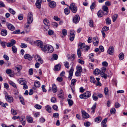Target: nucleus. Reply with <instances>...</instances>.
Instances as JSON below:
<instances>
[{
    "label": "nucleus",
    "mask_w": 127,
    "mask_h": 127,
    "mask_svg": "<svg viewBox=\"0 0 127 127\" xmlns=\"http://www.w3.org/2000/svg\"><path fill=\"white\" fill-rule=\"evenodd\" d=\"M41 49L43 51H48L49 52L51 53L53 51V48L52 46L49 45H44L43 46H42Z\"/></svg>",
    "instance_id": "nucleus-1"
},
{
    "label": "nucleus",
    "mask_w": 127,
    "mask_h": 127,
    "mask_svg": "<svg viewBox=\"0 0 127 127\" xmlns=\"http://www.w3.org/2000/svg\"><path fill=\"white\" fill-rule=\"evenodd\" d=\"M91 95V93L89 91L86 92L84 94L80 95V97L81 99H87Z\"/></svg>",
    "instance_id": "nucleus-2"
},
{
    "label": "nucleus",
    "mask_w": 127,
    "mask_h": 127,
    "mask_svg": "<svg viewBox=\"0 0 127 127\" xmlns=\"http://www.w3.org/2000/svg\"><path fill=\"white\" fill-rule=\"evenodd\" d=\"M27 23L28 24L31 23L33 20V16L32 12H29L28 15Z\"/></svg>",
    "instance_id": "nucleus-3"
},
{
    "label": "nucleus",
    "mask_w": 127,
    "mask_h": 127,
    "mask_svg": "<svg viewBox=\"0 0 127 127\" xmlns=\"http://www.w3.org/2000/svg\"><path fill=\"white\" fill-rule=\"evenodd\" d=\"M69 8L73 13L76 12L77 10V7L75 6V4L72 3L70 4V6H69Z\"/></svg>",
    "instance_id": "nucleus-4"
},
{
    "label": "nucleus",
    "mask_w": 127,
    "mask_h": 127,
    "mask_svg": "<svg viewBox=\"0 0 127 127\" xmlns=\"http://www.w3.org/2000/svg\"><path fill=\"white\" fill-rule=\"evenodd\" d=\"M77 70L75 73L77 76H79L81 75V72L82 71V69L81 66H79L77 67Z\"/></svg>",
    "instance_id": "nucleus-5"
},
{
    "label": "nucleus",
    "mask_w": 127,
    "mask_h": 127,
    "mask_svg": "<svg viewBox=\"0 0 127 127\" xmlns=\"http://www.w3.org/2000/svg\"><path fill=\"white\" fill-rule=\"evenodd\" d=\"M5 98L6 101L9 102H11L13 101V97L7 94L5 95Z\"/></svg>",
    "instance_id": "nucleus-6"
},
{
    "label": "nucleus",
    "mask_w": 127,
    "mask_h": 127,
    "mask_svg": "<svg viewBox=\"0 0 127 127\" xmlns=\"http://www.w3.org/2000/svg\"><path fill=\"white\" fill-rule=\"evenodd\" d=\"M6 25L10 30L13 31L15 30L14 27L11 24L8 22H7L6 23Z\"/></svg>",
    "instance_id": "nucleus-7"
},
{
    "label": "nucleus",
    "mask_w": 127,
    "mask_h": 127,
    "mask_svg": "<svg viewBox=\"0 0 127 127\" xmlns=\"http://www.w3.org/2000/svg\"><path fill=\"white\" fill-rule=\"evenodd\" d=\"M35 58L36 61H37L40 64H42L43 63V61L41 58L40 56L38 55H36L35 56Z\"/></svg>",
    "instance_id": "nucleus-8"
},
{
    "label": "nucleus",
    "mask_w": 127,
    "mask_h": 127,
    "mask_svg": "<svg viewBox=\"0 0 127 127\" xmlns=\"http://www.w3.org/2000/svg\"><path fill=\"white\" fill-rule=\"evenodd\" d=\"M80 20V17L78 15H75L73 17V22L75 23H78Z\"/></svg>",
    "instance_id": "nucleus-9"
},
{
    "label": "nucleus",
    "mask_w": 127,
    "mask_h": 127,
    "mask_svg": "<svg viewBox=\"0 0 127 127\" xmlns=\"http://www.w3.org/2000/svg\"><path fill=\"white\" fill-rule=\"evenodd\" d=\"M34 43L36 46L40 48H42V46H43L42 42L39 40L35 41Z\"/></svg>",
    "instance_id": "nucleus-10"
},
{
    "label": "nucleus",
    "mask_w": 127,
    "mask_h": 127,
    "mask_svg": "<svg viewBox=\"0 0 127 127\" xmlns=\"http://www.w3.org/2000/svg\"><path fill=\"white\" fill-rule=\"evenodd\" d=\"M74 69L73 67H71L69 72V76L68 79L69 80H70L72 78L73 72Z\"/></svg>",
    "instance_id": "nucleus-11"
},
{
    "label": "nucleus",
    "mask_w": 127,
    "mask_h": 127,
    "mask_svg": "<svg viewBox=\"0 0 127 127\" xmlns=\"http://www.w3.org/2000/svg\"><path fill=\"white\" fill-rule=\"evenodd\" d=\"M102 9L104 11H105L104 15H107L108 12V7L104 5L102 7Z\"/></svg>",
    "instance_id": "nucleus-12"
},
{
    "label": "nucleus",
    "mask_w": 127,
    "mask_h": 127,
    "mask_svg": "<svg viewBox=\"0 0 127 127\" xmlns=\"http://www.w3.org/2000/svg\"><path fill=\"white\" fill-rule=\"evenodd\" d=\"M93 42L94 45L95 46H97L98 43V40L97 37H94L93 38Z\"/></svg>",
    "instance_id": "nucleus-13"
},
{
    "label": "nucleus",
    "mask_w": 127,
    "mask_h": 127,
    "mask_svg": "<svg viewBox=\"0 0 127 127\" xmlns=\"http://www.w3.org/2000/svg\"><path fill=\"white\" fill-rule=\"evenodd\" d=\"M107 52L109 54L111 55H112L114 52L113 47V46L110 47Z\"/></svg>",
    "instance_id": "nucleus-14"
},
{
    "label": "nucleus",
    "mask_w": 127,
    "mask_h": 127,
    "mask_svg": "<svg viewBox=\"0 0 127 127\" xmlns=\"http://www.w3.org/2000/svg\"><path fill=\"white\" fill-rule=\"evenodd\" d=\"M42 2V0H37L35 3V5L36 7L40 8L41 7V4Z\"/></svg>",
    "instance_id": "nucleus-15"
},
{
    "label": "nucleus",
    "mask_w": 127,
    "mask_h": 127,
    "mask_svg": "<svg viewBox=\"0 0 127 127\" xmlns=\"http://www.w3.org/2000/svg\"><path fill=\"white\" fill-rule=\"evenodd\" d=\"M104 12H103L102 10H100L98 11L97 15L99 17H101L104 15Z\"/></svg>",
    "instance_id": "nucleus-16"
},
{
    "label": "nucleus",
    "mask_w": 127,
    "mask_h": 127,
    "mask_svg": "<svg viewBox=\"0 0 127 127\" xmlns=\"http://www.w3.org/2000/svg\"><path fill=\"white\" fill-rule=\"evenodd\" d=\"M1 33L2 35L5 36L7 34V32L6 30L3 29L1 30Z\"/></svg>",
    "instance_id": "nucleus-17"
},
{
    "label": "nucleus",
    "mask_w": 127,
    "mask_h": 127,
    "mask_svg": "<svg viewBox=\"0 0 127 127\" xmlns=\"http://www.w3.org/2000/svg\"><path fill=\"white\" fill-rule=\"evenodd\" d=\"M96 103H95L93 105V106L92 107L91 109L92 111L91 112L92 114H93L95 112V109L96 107Z\"/></svg>",
    "instance_id": "nucleus-18"
},
{
    "label": "nucleus",
    "mask_w": 127,
    "mask_h": 127,
    "mask_svg": "<svg viewBox=\"0 0 127 127\" xmlns=\"http://www.w3.org/2000/svg\"><path fill=\"white\" fill-rule=\"evenodd\" d=\"M79 48H78L81 49L84 48L85 47V43L80 42L78 44Z\"/></svg>",
    "instance_id": "nucleus-19"
},
{
    "label": "nucleus",
    "mask_w": 127,
    "mask_h": 127,
    "mask_svg": "<svg viewBox=\"0 0 127 127\" xmlns=\"http://www.w3.org/2000/svg\"><path fill=\"white\" fill-rule=\"evenodd\" d=\"M49 5L51 8H53L56 6V3L54 1H51L49 3Z\"/></svg>",
    "instance_id": "nucleus-20"
},
{
    "label": "nucleus",
    "mask_w": 127,
    "mask_h": 127,
    "mask_svg": "<svg viewBox=\"0 0 127 127\" xmlns=\"http://www.w3.org/2000/svg\"><path fill=\"white\" fill-rule=\"evenodd\" d=\"M24 58L25 59H27L30 61L32 60V57L29 54H26L24 56Z\"/></svg>",
    "instance_id": "nucleus-21"
},
{
    "label": "nucleus",
    "mask_w": 127,
    "mask_h": 127,
    "mask_svg": "<svg viewBox=\"0 0 127 127\" xmlns=\"http://www.w3.org/2000/svg\"><path fill=\"white\" fill-rule=\"evenodd\" d=\"M46 110L49 113L51 112L52 108L49 105H47L45 106Z\"/></svg>",
    "instance_id": "nucleus-22"
},
{
    "label": "nucleus",
    "mask_w": 127,
    "mask_h": 127,
    "mask_svg": "<svg viewBox=\"0 0 127 127\" xmlns=\"http://www.w3.org/2000/svg\"><path fill=\"white\" fill-rule=\"evenodd\" d=\"M83 116V117L85 118H87L89 117V115L88 113H86L84 111H82Z\"/></svg>",
    "instance_id": "nucleus-23"
},
{
    "label": "nucleus",
    "mask_w": 127,
    "mask_h": 127,
    "mask_svg": "<svg viewBox=\"0 0 127 127\" xmlns=\"http://www.w3.org/2000/svg\"><path fill=\"white\" fill-rule=\"evenodd\" d=\"M25 30L26 33L29 32L30 31V27L28 25H27L25 27Z\"/></svg>",
    "instance_id": "nucleus-24"
},
{
    "label": "nucleus",
    "mask_w": 127,
    "mask_h": 127,
    "mask_svg": "<svg viewBox=\"0 0 127 127\" xmlns=\"http://www.w3.org/2000/svg\"><path fill=\"white\" fill-rule=\"evenodd\" d=\"M52 91L53 93H55L57 91V88L56 85L55 84L52 85Z\"/></svg>",
    "instance_id": "nucleus-25"
},
{
    "label": "nucleus",
    "mask_w": 127,
    "mask_h": 127,
    "mask_svg": "<svg viewBox=\"0 0 127 127\" xmlns=\"http://www.w3.org/2000/svg\"><path fill=\"white\" fill-rule=\"evenodd\" d=\"M34 85L35 87L38 88L40 86V84L39 81H35L34 82Z\"/></svg>",
    "instance_id": "nucleus-26"
},
{
    "label": "nucleus",
    "mask_w": 127,
    "mask_h": 127,
    "mask_svg": "<svg viewBox=\"0 0 127 127\" xmlns=\"http://www.w3.org/2000/svg\"><path fill=\"white\" fill-rule=\"evenodd\" d=\"M124 54L123 53H120L119 55V59L120 60H122L124 59Z\"/></svg>",
    "instance_id": "nucleus-27"
},
{
    "label": "nucleus",
    "mask_w": 127,
    "mask_h": 127,
    "mask_svg": "<svg viewBox=\"0 0 127 127\" xmlns=\"http://www.w3.org/2000/svg\"><path fill=\"white\" fill-rule=\"evenodd\" d=\"M90 81L93 83L95 84L96 83V81L95 79V78L93 76H91L90 77Z\"/></svg>",
    "instance_id": "nucleus-28"
},
{
    "label": "nucleus",
    "mask_w": 127,
    "mask_h": 127,
    "mask_svg": "<svg viewBox=\"0 0 127 127\" xmlns=\"http://www.w3.org/2000/svg\"><path fill=\"white\" fill-rule=\"evenodd\" d=\"M118 16V15L116 14H114L112 16V21L113 22H115Z\"/></svg>",
    "instance_id": "nucleus-29"
},
{
    "label": "nucleus",
    "mask_w": 127,
    "mask_h": 127,
    "mask_svg": "<svg viewBox=\"0 0 127 127\" xmlns=\"http://www.w3.org/2000/svg\"><path fill=\"white\" fill-rule=\"evenodd\" d=\"M101 71L100 70L96 68L95 69L94 71V74L95 75H97L99 74L100 72Z\"/></svg>",
    "instance_id": "nucleus-30"
},
{
    "label": "nucleus",
    "mask_w": 127,
    "mask_h": 127,
    "mask_svg": "<svg viewBox=\"0 0 127 127\" xmlns=\"http://www.w3.org/2000/svg\"><path fill=\"white\" fill-rule=\"evenodd\" d=\"M62 32L63 34L64 35L63 36H61L62 38L64 37V36L66 35L67 34V31L65 29H64L62 30Z\"/></svg>",
    "instance_id": "nucleus-31"
},
{
    "label": "nucleus",
    "mask_w": 127,
    "mask_h": 127,
    "mask_svg": "<svg viewBox=\"0 0 127 127\" xmlns=\"http://www.w3.org/2000/svg\"><path fill=\"white\" fill-rule=\"evenodd\" d=\"M61 65L60 64H58L56 65L55 66V69L56 71H59L60 69Z\"/></svg>",
    "instance_id": "nucleus-32"
},
{
    "label": "nucleus",
    "mask_w": 127,
    "mask_h": 127,
    "mask_svg": "<svg viewBox=\"0 0 127 127\" xmlns=\"http://www.w3.org/2000/svg\"><path fill=\"white\" fill-rule=\"evenodd\" d=\"M101 120V118L100 117H98L96 118L95 119V122L99 123L100 122Z\"/></svg>",
    "instance_id": "nucleus-33"
},
{
    "label": "nucleus",
    "mask_w": 127,
    "mask_h": 127,
    "mask_svg": "<svg viewBox=\"0 0 127 127\" xmlns=\"http://www.w3.org/2000/svg\"><path fill=\"white\" fill-rule=\"evenodd\" d=\"M9 84L15 88H17V87L15 84L13 82L11 81H9Z\"/></svg>",
    "instance_id": "nucleus-34"
},
{
    "label": "nucleus",
    "mask_w": 127,
    "mask_h": 127,
    "mask_svg": "<svg viewBox=\"0 0 127 127\" xmlns=\"http://www.w3.org/2000/svg\"><path fill=\"white\" fill-rule=\"evenodd\" d=\"M27 119L28 122L29 123H32L33 122L32 118L31 117H27Z\"/></svg>",
    "instance_id": "nucleus-35"
},
{
    "label": "nucleus",
    "mask_w": 127,
    "mask_h": 127,
    "mask_svg": "<svg viewBox=\"0 0 127 127\" xmlns=\"http://www.w3.org/2000/svg\"><path fill=\"white\" fill-rule=\"evenodd\" d=\"M100 74L101 77L104 78L105 79L107 78V75L104 73V72H101Z\"/></svg>",
    "instance_id": "nucleus-36"
},
{
    "label": "nucleus",
    "mask_w": 127,
    "mask_h": 127,
    "mask_svg": "<svg viewBox=\"0 0 127 127\" xmlns=\"http://www.w3.org/2000/svg\"><path fill=\"white\" fill-rule=\"evenodd\" d=\"M77 54L79 58H80L81 56V52L80 50V49L79 48L77 49Z\"/></svg>",
    "instance_id": "nucleus-37"
},
{
    "label": "nucleus",
    "mask_w": 127,
    "mask_h": 127,
    "mask_svg": "<svg viewBox=\"0 0 127 127\" xmlns=\"http://www.w3.org/2000/svg\"><path fill=\"white\" fill-rule=\"evenodd\" d=\"M12 51L14 53H16L17 52V49L15 46H13L12 47Z\"/></svg>",
    "instance_id": "nucleus-38"
},
{
    "label": "nucleus",
    "mask_w": 127,
    "mask_h": 127,
    "mask_svg": "<svg viewBox=\"0 0 127 127\" xmlns=\"http://www.w3.org/2000/svg\"><path fill=\"white\" fill-rule=\"evenodd\" d=\"M69 105L70 106H71L73 104V102L72 100L69 99H68L67 100Z\"/></svg>",
    "instance_id": "nucleus-39"
},
{
    "label": "nucleus",
    "mask_w": 127,
    "mask_h": 127,
    "mask_svg": "<svg viewBox=\"0 0 127 127\" xmlns=\"http://www.w3.org/2000/svg\"><path fill=\"white\" fill-rule=\"evenodd\" d=\"M64 12L66 14L68 15L69 13L70 10L68 9V8H66L64 9Z\"/></svg>",
    "instance_id": "nucleus-40"
},
{
    "label": "nucleus",
    "mask_w": 127,
    "mask_h": 127,
    "mask_svg": "<svg viewBox=\"0 0 127 127\" xmlns=\"http://www.w3.org/2000/svg\"><path fill=\"white\" fill-rule=\"evenodd\" d=\"M8 11L9 12L12 14L14 15L15 13V11L13 10L12 9L9 8L8 9Z\"/></svg>",
    "instance_id": "nucleus-41"
},
{
    "label": "nucleus",
    "mask_w": 127,
    "mask_h": 127,
    "mask_svg": "<svg viewBox=\"0 0 127 127\" xmlns=\"http://www.w3.org/2000/svg\"><path fill=\"white\" fill-rule=\"evenodd\" d=\"M44 23L46 25L48 26L49 25V21L46 19H44L43 21Z\"/></svg>",
    "instance_id": "nucleus-42"
},
{
    "label": "nucleus",
    "mask_w": 127,
    "mask_h": 127,
    "mask_svg": "<svg viewBox=\"0 0 127 127\" xmlns=\"http://www.w3.org/2000/svg\"><path fill=\"white\" fill-rule=\"evenodd\" d=\"M95 2H93L90 6V8L92 10V9H94L95 6Z\"/></svg>",
    "instance_id": "nucleus-43"
},
{
    "label": "nucleus",
    "mask_w": 127,
    "mask_h": 127,
    "mask_svg": "<svg viewBox=\"0 0 127 127\" xmlns=\"http://www.w3.org/2000/svg\"><path fill=\"white\" fill-rule=\"evenodd\" d=\"M19 98L20 101L21 103L23 104H24L25 103L24 102V99L23 97L21 96H19Z\"/></svg>",
    "instance_id": "nucleus-44"
},
{
    "label": "nucleus",
    "mask_w": 127,
    "mask_h": 127,
    "mask_svg": "<svg viewBox=\"0 0 127 127\" xmlns=\"http://www.w3.org/2000/svg\"><path fill=\"white\" fill-rule=\"evenodd\" d=\"M107 118H105L103 120L101 123L102 125H106L105 124L107 122Z\"/></svg>",
    "instance_id": "nucleus-45"
},
{
    "label": "nucleus",
    "mask_w": 127,
    "mask_h": 127,
    "mask_svg": "<svg viewBox=\"0 0 127 127\" xmlns=\"http://www.w3.org/2000/svg\"><path fill=\"white\" fill-rule=\"evenodd\" d=\"M96 95V93H94V94L93 95V99L95 101L98 98V97H97Z\"/></svg>",
    "instance_id": "nucleus-46"
},
{
    "label": "nucleus",
    "mask_w": 127,
    "mask_h": 127,
    "mask_svg": "<svg viewBox=\"0 0 127 127\" xmlns=\"http://www.w3.org/2000/svg\"><path fill=\"white\" fill-rule=\"evenodd\" d=\"M109 28L106 26H104L102 28V31L104 32H106L109 30Z\"/></svg>",
    "instance_id": "nucleus-47"
},
{
    "label": "nucleus",
    "mask_w": 127,
    "mask_h": 127,
    "mask_svg": "<svg viewBox=\"0 0 127 127\" xmlns=\"http://www.w3.org/2000/svg\"><path fill=\"white\" fill-rule=\"evenodd\" d=\"M93 22L92 20H90L89 21V25L91 27H94Z\"/></svg>",
    "instance_id": "nucleus-48"
},
{
    "label": "nucleus",
    "mask_w": 127,
    "mask_h": 127,
    "mask_svg": "<svg viewBox=\"0 0 127 127\" xmlns=\"http://www.w3.org/2000/svg\"><path fill=\"white\" fill-rule=\"evenodd\" d=\"M104 91V94L106 95L108 94V90L107 87L105 88Z\"/></svg>",
    "instance_id": "nucleus-49"
},
{
    "label": "nucleus",
    "mask_w": 127,
    "mask_h": 127,
    "mask_svg": "<svg viewBox=\"0 0 127 127\" xmlns=\"http://www.w3.org/2000/svg\"><path fill=\"white\" fill-rule=\"evenodd\" d=\"M34 107L37 109H40L41 108L42 106L38 104H36L35 105Z\"/></svg>",
    "instance_id": "nucleus-50"
},
{
    "label": "nucleus",
    "mask_w": 127,
    "mask_h": 127,
    "mask_svg": "<svg viewBox=\"0 0 127 127\" xmlns=\"http://www.w3.org/2000/svg\"><path fill=\"white\" fill-rule=\"evenodd\" d=\"M0 105H1L3 107H5L6 106L5 105L7 106L8 105V104L7 103H4L2 102H1L0 101Z\"/></svg>",
    "instance_id": "nucleus-51"
},
{
    "label": "nucleus",
    "mask_w": 127,
    "mask_h": 127,
    "mask_svg": "<svg viewBox=\"0 0 127 127\" xmlns=\"http://www.w3.org/2000/svg\"><path fill=\"white\" fill-rule=\"evenodd\" d=\"M64 65L65 67L67 68L68 69L69 68V64L68 62H65V63L64 62Z\"/></svg>",
    "instance_id": "nucleus-52"
},
{
    "label": "nucleus",
    "mask_w": 127,
    "mask_h": 127,
    "mask_svg": "<svg viewBox=\"0 0 127 127\" xmlns=\"http://www.w3.org/2000/svg\"><path fill=\"white\" fill-rule=\"evenodd\" d=\"M20 33V30H17L13 31L12 33L14 34H19Z\"/></svg>",
    "instance_id": "nucleus-53"
},
{
    "label": "nucleus",
    "mask_w": 127,
    "mask_h": 127,
    "mask_svg": "<svg viewBox=\"0 0 127 127\" xmlns=\"http://www.w3.org/2000/svg\"><path fill=\"white\" fill-rule=\"evenodd\" d=\"M90 123L89 122H84V124L86 127H88L90 125Z\"/></svg>",
    "instance_id": "nucleus-54"
},
{
    "label": "nucleus",
    "mask_w": 127,
    "mask_h": 127,
    "mask_svg": "<svg viewBox=\"0 0 127 127\" xmlns=\"http://www.w3.org/2000/svg\"><path fill=\"white\" fill-rule=\"evenodd\" d=\"M106 21L107 24H110L111 23V20L108 18L106 19Z\"/></svg>",
    "instance_id": "nucleus-55"
},
{
    "label": "nucleus",
    "mask_w": 127,
    "mask_h": 127,
    "mask_svg": "<svg viewBox=\"0 0 127 127\" xmlns=\"http://www.w3.org/2000/svg\"><path fill=\"white\" fill-rule=\"evenodd\" d=\"M76 80L75 79H72L71 81V84L73 86L74 85V83L76 81Z\"/></svg>",
    "instance_id": "nucleus-56"
},
{
    "label": "nucleus",
    "mask_w": 127,
    "mask_h": 127,
    "mask_svg": "<svg viewBox=\"0 0 127 127\" xmlns=\"http://www.w3.org/2000/svg\"><path fill=\"white\" fill-rule=\"evenodd\" d=\"M21 47L23 48H25L27 47V45L25 43H22L21 45Z\"/></svg>",
    "instance_id": "nucleus-57"
},
{
    "label": "nucleus",
    "mask_w": 127,
    "mask_h": 127,
    "mask_svg": "<svg viewBox=\"0 0 127 127\" xmlns=\"http://www.w3.org/2000/svg\"><path fill=\"white\" fill-rule=\"evenodd\" d=\"M58 97L59 98H63L64 97V94L62 92V91L60 93L58 94Z\"/></svg>",
    "instance_id": "nucleus-58"
},
{
    "label": "nucleus",
    "mask_w": 127,
    "mask_h": 127,
    "mask_svg": "<svg viewBox=\"0 0 127 127\" xmlns=\"http://www.w3.org/2000/svg\"><path fill=\"white\" fill-rule=\"evenodd\" d=\"M53 57L54 60H56L58 58V56L57 54H54L53 55Z\"/></svg>",
    "instance_id": "nucleus-59"
},
{
    "label": "nucleus",
    "mask_w": 127,
    "mask_h": 127,
    "mask_svg": "<svg viewBox=\"0 0 127 127\" xmlns=\"http://www.w3.org/2000/svg\"><path fill=\"white\" fill-rule=\"evenodd\" d=\"M116 112V109L114 108H111L110 111V112L111 114L114 113Z\"/></svg>",
    "instance_id": "nucleus-60"
},
{
    "label": "nucleus",
    "mask_w": 127,
    "mask_h": 127,
    "mask_svg": "<svg viewBox=\"0 0 127 127\" xmlns=\"http://www.w3.org/2000/svg\"><path fill=\"white\" fill-rule=\"evenodd\" d=\"M52 108L53 109L56 111L58 110V107L55 105H54L53 106Z\"/></svg>",
    "instance_id": "nucleus-61"
},
{
    "label": "nucleus",
    "mask_w": 127,
    "mask_h": 127,
    "mask_svg": "<svg viewBox=\"0 0 127 127\" xmlns=\"http://www.w3.org/2000/svg\"><path fill=\"white\" fill-rule=\"evenodd\" d=\"M120 105L118 102H117L115 104V106L116 108H118L120 106Z\"/></svg>",
    "instance_id": "nucleus-62"
},
{
    "label": "nucleus",
    "mask_w": 127,
    "mask_h": 127,
    "mask_svg": "<svg viewBox=\"0 0 127 127\" xmlns=\"http://www.w3.org/2000/svg\"><path fill=\"white\" fill-rule=\"evenodd\" d=\"M29 72L30 75H32L33 72V69L32 68L30 69H29Z\"/></svg>",
    "instance_id": "nucleus-63"
},
{
    "label": "nucleus",
    "mask_w": 127,
    "mask_h": 127,
    "mask_svg": "<svg viewBox=\"0 0 127 127\" xmlns=\"http://www.w3.org/2000/svg\"><path fill=\"white\" fill-rule=\"evenodd\" d=\"M12 70L10 69H7L6 70V72L7 74H11L12 73Z\"/></svg>",
    "instance_id": "nucleus-64"
}]
</instances>
